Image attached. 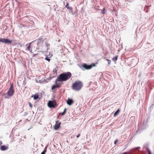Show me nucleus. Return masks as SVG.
<instances>
[{
    "label": "nucleus",
    "instance_id": "obj_1",
    "mask_svg": "<svg viewBox=\"0 0 154 154\" xmlns=\"http://www.w3.org/2000/svg\"><path fill=\"white\" fill-rule=\"evenodd\" d=\"M71 73L69 72L61 73L57 77V81L63 82L66 81L70 79L72 76Z\"/></svg>",
    "mask_w": 154,
    "mask_h": 154
},
{
    "label": "nucleus",
    "instance_id": "obj_2",
    "mask_svg": "<svg viewBox=\"0 0 154 154\" xmlns=\"http://www.w3.org/2000/svg\"><path fill=\"white\" fill-rule=\"evenodd\" d=\"M83 86L82 82L80 81H76L73 83L72 86V89L75 91H79Z\"/></svg>",
    "mask_w": 154,
    "mask_h": 154
},
{
    "label": "nucleus",
    "instance_id": "obj_3",
    "mask_svg": "<svg viewBox=\"0 0 154 154\" xmlns=\"http://www.w3.org/2000/svg\"><path fill=\"white\" fill-rule=\"evenodd\" d=\"M14 93V91L13 89V85L12 83L11 85L7 91V95L5 93L3 94V95L5 96V98L9 99V97L12 96Z\"/></svg>",
    "mask_w": 154,
    "mask_h": 154
},
{
    "label": "nucleus",
    "instance_id": "obj_4",
    "mask_svg": "<svg viewBox=\"0 0 154 154\" xmlns=\"http://www.w3.org/2000/svg\"><path fill=\"white\" fill-rule=\"evenodd\" d=\"M97 63H92L90 65H88L86 63H84L82 65L83 68L86 69L88 70L91 69L92 67L96 66V64Z\"/></svg>",
    "mask_w": 154,
    "mask_h": 154
},
{
    "label": "nucleus",
    "instance_id": "obj_5",
    "mask_svg": "<svg viewBox=\"0 0 154 154\" xmlns=\"http://www.w3.org/2000/svg\"><path fill=\"white\" fill-rule=\"evenodd\" d=\"M48 104V106L50 108L55 107L57 105L56 101L54 99L49 101Z\"/></svg>",
    "mask_w": 154,
    "mask_h": 154
},
{
    "label": "nucleus",
    "instance_id": "obj_6",
    "mask_svg": "<svg viewBox=\"0 0 154 154\" xmlns=\"http://www.w3.org/2000/svg\"><path fill=\"white\" fill-rule=\"evenodd\" d=\"M12 40H10L9 39L5 38H0V42L4 43L6 44H11Z\"/></svg>",
    "mask_w": 154,
    "mask_h": 154
},
{
    "label": "nucleus",
    "instance_id": "obj_7",
    "mask_svg": "<svg viewBox=\"0 0 154 154\" xmlns=\"http://www.w3.org/2000/svg\"><path fill=\"white\" fill-rule=\"evenodd\" d=\"M59 81H57V79L56 80L55 84V85H53L51 87V89L53 90L57 88H58L60 87L61 85L63 83L62 82H57Z\"/></svg>",
    "mask_w": 154,
    "mask_h": 154
},
{
    "label": "nucleus",
    "instance_id": "obj_8",
    "mask_svg": "<svg viewBox=\"0 0 154 154\" xmlns=\"http://www.w3.org/2000/svg\"><path fill=\"white\" fill-rule=\"evenodd\" d=\"M140 148V147H138L136 148H135L131 149L130 151V152L131 154H137V152H135L136 151L138 150Z\"/></svg>",
    "mask_w": 154,
    "mask_h": 154
},
{
    "label": "nucleus",
    "instance_id": "obj_9",
    "mask_svg": "<svg viewBox=\"0 0 154 154\" xmlns=\"http://www.w3.org/2000/svg\"><path fill=\"white\" fill-rule=\"evenodd\" d=\"M59 122V121L58 120L56 121L55 125L54 126V128L55 130H57L60 127L61 122Z\"/></svg>",
    "mask_w": 154,
    "mask_h": 154
},
{
    "label": "nucleus",
    "instance_id": "obj_10",
    "mask_svg": "<svg viewBox=\"0 0 154 154\" xmlns=\"http://www.w3.org/2000/svg\"><path fill=\"white\" fill-rule=\"evenodd\" d=\"M66 103L68 105L70 106L73 103V101L72 99L69 98L67 101Z\"/></svg>",
    "mask_w": 154,
    "mask_h": 154
},
{
    "label": "nucleus",
    "instance_id": "obj_11",
    "mask_svg": "<svg viewBox=\"0 0 154 154\" xmlns=\"http://www.w3.org/2000/svg\"><path fill=\"white\" fill-rule=\"evenodd\" d=\"M31 97H33L34 100H36L39 98V95L38 94H35L34 95H32Z\"/></svg>",
    "mask_w": 154,
    "mask_h": 154
},
{
    "label": "nucleus",
    "instance_id": "obj_12",
    "mask_svg": "<svg viewBox=\"0 0 154 154\" xmlns=\"http://www.w3.org/2000/svg\"><path fill=\"white\" fill-rule=\"evenodd\" d=\"M8 149V147L5 145H2L1 146L0 149L2 151H5Z\"/></svg>",
    "mask_w": 154,
    "mask_h": 154
},
{
    "label": "nucleus",
    "instance_id": "obj_13",
    "mask_svg": "<svg viewBox=\"0 0 154 154\" xmlns=\"http://www.w3.org/2000/svg\"><path fill=\"white\" fill-rule=\"evenodd\" d=\"M120 111V109H118L114 113V117H116L118 114L119 113Z\"/></svg>",
    "mask_w": 154,
    "mask_h": 154
},
{
    "label": "nucleus",
    "instance_id": "obj_14",
    "mask_svg": "<svg viewBox=\"0 0 154 154\" xmlns=\"http://www.w3.org/2000/svg\"><path fill=\"white\" fill-rule=\"evenodd\" d=\"M33 42H34V41ZM35 42H37V45L38 46H41V45L44 42L43 41H35Z\"/></svg>",
    "mask_w": 154,
    "mask_h": 154
},
{
    "label": "nucleus",
    "instance_id": "obj_15",
    "mask_svg": "<svg viewBox=\"0 0 154 154\" xmlns=\"http://www.w3.org/2000/svg\"><path fill=\"white\" fill-rule=\"evenodd\" d=\"M43 36H41L38 39H37L35 40L34 41H43L44 42V40H42V38Z\"/></svg>",
    "mask_w": 154,
    "mask_h": 154
},
{
    "label": "nucleus",
    "instance_id": "obj_16",
    "mask_svg": "<svg viewBox=\"0 0 154 154\" xmlns=\"http://www.w3.org/2000/svg\"><path fill=\"white\" fill-rule=\"evenodd\" d=\"M118 55H117V56H115V57H113V58H112V60L114 61H116L118 59Z\"/></svg>",
    "mask_w": 154,
    "mask_h": 154
},
{
    "label": "nucleus",
    "instance_id": "obj_17",
    "mask_svg": "<svg viewBox=\"0 0 154 154\" xmlns=\"http://www.w3.org/2000/svg\"><path fill=\"white\" fill-rule=\"evenodd\" d=\"M66 108H65L64 109V111H63V112L61 113V116H63L66 113Z\"/></svg>",
    "mask_w": 154,
    "mask_h": 154
},
{
    "label": "nucleus",
    "instance_id": "obj_18",
    "mask_svg": "<svg viewBox=\"0 0 154 154\" xmlns=\"http://www.w3.org/2000/svg\"><path fill=\"white\" fill-rule=\"evenodd\" d=\"M58 67L57 66L53 70V72L54 73H57V71L58 70Z\"/></svg>",
    "mask_w": 154,
    "mask_h": 154
},
{
    "label": "nucleus",
    "instance_id": "obj_19",
    "mask_svg": "<svg viewBox=\"0 0 154 154\" xmlns=\"http://www.w3.org/2000/svg\"><path fill=\"white\" fill-rule=\"evenodd\" d=\"M145 148H146V151H147V152L148 153V154H152L149 149L148 147H147L146 148L145 147Z\"/></svg>",
    "mask_w": 154,
    "mask_h": 154
},
{
    "label": "nucleus",
    "instance_id": "obj_20",
    "mask_svg": "<svg viewBox=\"0 0 154 154\" xmlns=\"http://www.w3.org/2000/svg\"><path fill=\"white\" fill-rule=\"evenodd\" d=\"M105 8H104L102 10H101V13L102 14H104L105 13Z\"/></svg>",
    "mask_w": 154,
    "mask_h": 154
},
{
    "label": "nucleus",
    "instance_id": "obj_21",
    "mask_svg": "<svg viewBox=\"0 0 154 154\" xmlns=\"http://www.w3.org/2000/svg\"><path fill=\"white\" fill-rule=\"evenodd\" d=\"M45 60L48 61V62H49L50 60V59L47 56L45 57Z\"/></svg>",
    "mask_w": 154,
    "mask_h": 154
},
{
    "label": "nucleus",
    "instance_id": "obj_22",
    "mask_svg": "<svg viewBox=\"0 0 154 154\" xmlns=\"http://www.w3.org/2000/svg\"><path fill=\"white\" fill-rule=\"evenodd\" d=\"M106 60L107 61L108 65H109L111 62V60L108 59H107Z\"/></svg>",
    "mask_w": 154,
    "mask_h": 154
},
{
    "label": "nucleus",
    "instance_id": "obj_23",
    "mask_svg": "<svg viewBox=\"0 0 154 154\" xmlns=\"http://www.w3.org/2000/svg\"><path fill=\"white\" fill-rule=\"evenodd\" d=\"M46 150L45 149L44 150L41 152V154H45Z\"/></svg>",
    "mask_w": 154,
    "mask_h": 154
},
{
    "label": "nucleus",
    "instance_id": "obj_24",
    "mask_svg": "<svg viewBox=\"0 0 154 154\" xmlns=\"http://www.w3.org/2000/svg\"><path fill=\"white\" fill-rule=\"evenodd\" d=\"M30 44L29 45H28V46L26 49L27 50H28L29 51L30 50Z\"/></svg>",
    "mask_w": 154,
    "mask_h": 154
},
{
    "label": "nucleus",
    "instance_id": "obj_25",
    "mask_svg": "<svg viewBox=\"0 0 154 154\" xmlns=\"http://www.w3.org/2000/svg\"><path fill=\"white\" fill-rule=\"evenodd\" d=\"M66 6H65V7L67 8L68 7H69V3L68 2H66Z\"/></svg>",
    "mask_w": 154,
    "mask_h": 154
},
{
    "label": "nucleus",
    "instance_id": "obj_26",
    "mask_svg": "<svg viewBox=\"0 0 154 154\" xmlns=\"http://www.w3.org/2000/svg\"><path fill=\"white\" fill-rule=\"evenodd\" d=\"M29 106L31 108H32V105L31 103V102H29Z\"/></svg>",
    "mask_w": 154,
    "mask_h": 154
},
{
    "label": "nucleus",
    "instance_id": "obj_27",
    "mask_svg": "<svg viewBox=\"0 0 154 154\" xmlns=\"http://www.w3.org/2000/svg\"><path fill=\"white\" fill-rule=\"evenodd\" d=\"M145 147L146 148L147 147H147V144H145L144 145V146H143V148H145V149H146V148H145Z\"/></svg>",
    "mask_w": 154,
    "mask_h": 154
},
{
    "label": "nucleus",
    "instance_id": "obj_28",
    "mask_svg": "<svg viewBox=\"0 0 154 154\" xmlns=\"http://www.w3.org/2000/svg\"><path fill=\"white\" fill-rule=\"evenodd\" d=\"M118 140L117 139H116L114 141L115 144H116L118 142Z\"/></svg>",
    "mask_w": 154,
    "mask_h": 154
},
{
    "label": "nucleus",
    "instance_id": "obj_29",
    "mask_svg": "<svg viewBox=\"0 0 154 154\" xmlns=\"http://www.w3.org/2000/svg\"><path fill=\"white\" fill-rule=\"evenodd\" d=\"M38 54H33V57H36Z\"/></svg>",
    "mask_w": 154,
    "mask_h": 154
},
{
    "label": "nucleus",
    "instance_id": "obj_30",
    "mask_svg": "<svg viewBox=\"0 0 154 154\" xmlns=\"http://www.w3.org/2000/svg\"><path fill=\"white\" fill-rule=\"evenodd\" d=\"M69 11L71 12L72 13L73 10L72 8H71V9H69Z\"/></svg>",
    "mask_w": 154,
    "mask_h": 154
},
{
    "label": "nucleus",
    "instance_id": "obj_31",
    "mask_svg": "<svg viewBox=\"0 0 154 154\" xmlns=\"http://www.w3.org/2000/svg\"><path fill=\"white\" fill-rule=\"evenodd\" d=\"M72 7H69V6L68 7V8H67V9H71V8H72Z\"/></svg>",
    "mask_w": 154,
    "mask_h": 154
},
{
    "label": "nucleus",
    "instance_id": "obj_32",
    "mask_svg": "<svg viewBox=\"0 0 154 154\" xmlns=\"http://www.w3.org/2000/svg\"><path fill=\"white\" fill-rule=\"evenodd\" d=\"M80 136V134H78V135H77L76 136V137L77 138H78L79 137V136Z\"/></svg>",
    "mask_w": 154,
    "mask_h": 154
},
{
    "label": "nucleus",
    "instance_id": "obj_33",
    "mask_svg": "<svg viewBox=\"0 0 154 154\" xmlns=\"http://www.w3.org/2000/svg\"><path fill=\"white\" fill-rule=\"evenodd\" d=\"M2 143L1 141H0V146L2 144Z\"/></svg>",
    "mask_w": 154,
    "mask_h": 154
},
{
    "label": "nucleus",
    "instance_id": "obj_34",
    "mask_svg": "<svg viewBox=\"0 0 154 154\" xmlns=\"http://www.w3.org/2000/svg\"><path fill=\"white\" fill-rule=\"evenodd\" d=\"M30 129V128H29L28 129V130H29V129Z\"/></svg>",
    "mask_w": 154,
    "mask_h": 154
}]
</instances>
